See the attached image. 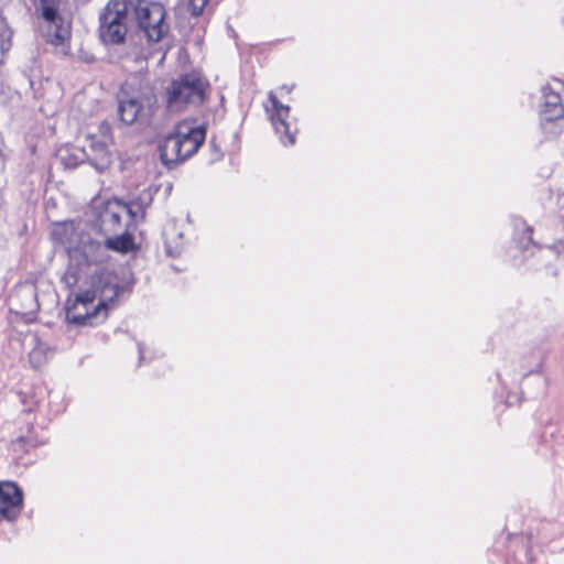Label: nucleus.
I'll return each mask as SVG.
<instances>
[{"mask_svg":"<svg viewBox=\"0 0 564 564\" xmlns=\"http://www.w3.org/2000/svg\"><path fill=\"white\" fill-rule=\"evenodd\" d=\"M143 110V105L138 97L128 96L126 93L118 95V116L124 124H133L138 121Z\"/></svg>","mask_w":564,"mask_h":564,"instance_id":"9b49d317","label":"nucleus"},{"mask_svg":"<svg viewBox=\"0 0 564 564\" xmlns=\"http://www.w3.org/2000/svg\"><path fill=\"white\" fill-rule=\"evenodd\" d=\"M42 17L48 23L46 36L47 42L58 46L69 37V29L64 24L63 19L58 14L59 0H33Z\"/></svg>","mask_w":564,"mask_h":564,"instance_id":"423d86ee","label":"nucleus"},{"mask_svg":"<svg viewBox=\"0 0 564 564\" xmlns=\"http://www.w3.org/2000/svg\"><path fill=\"white\" fill-rule=\"evenodd\" d=\"M112 235V237H107L105 240L106 249L120 253H127L133 249L134 239L128 229H123L122 231H118Z\"/></svg>","mask_w":564,"mask_h":564,"instance_id":"ddd939ff","label":"nucleus"},{"mask_svg":"<svg viewBox=\"0 0 564 564\" xmlns=\"http://www.w3.org/2000/svg\"><path fill=\"white\" fill-rule=\"evenodd\" d=\"M138 349H139V359L140 361L143 360L144 358V350H143V346L141 344L138 345Z\"/></svg>","mask_w":564,"mask_h":564,"instance_id":"5701e85b","label":"nucleus"},{"mask_svg":"<svg viewBox=\"0 0 564 564\" xmlns=\"http://www.w3.org/2000/svg\"><path fill=\"white\" fill-rule=\"evenodd\" d=\"M283 89H285V90H288V93H290L292 88H291V87L289 88V87H286V86H283Z\"/></svg>","mask_w":564,"mask_h":564,"instance_id":"bb28decb","label":"nucleus"},{"mask_svg":"<svg viewBox=\"0 0 564 564\" xmlns=\"http://www.w3.org/2000/svg\"><path fill=\"white\" fill-rule=\"evenodd\" d=\"M164 236H165V246H166L167 251L170 252L171 248H172V243L174 241L173 232H171L170 230H165Z\"/></svg>","mask_w":564,"mask_h":564,"instance_id":"4be33fe9","label":"nucleus"},{"mask_svg":"<svg viewBox=\"0 0 564 564\" xmlns=\"http://www.w3.org/2000/svg\"><path fill=\"white\" fill-rule=\"evenodd\" d=\"M89 248H91V249H93V248H96V249H98V250H101V249H102V247L100 246V243H91V245L89 246Z\"/></svg>","mask_w":564,"mask_h":564,"instance_id":"a878e982","label":"nucleus"},{"mask_svg":"<svg viewBox=\"0 0 564 564\" xmlns=\"http://www.w3.org/2000/svg\"><path fill=\"white\" fill-rule=\"evenodd\" d=\"M105 259L104 257H95L89 259L90 262H102Z\"/></svg>","mask_w":564,"mask_h":564,"instance_id":"393cba45","label":"nucleus"},{"mask_svg":"<svg viewBox=\"0 0 564 564\" xmlns=\"http://www.w3.org/2000/svg\"><path fill=\"white\" fill-rule=\"evenodd\" d=\"M66 321V329L70 332L73 328L80 326H96L93 322L94 319H65Z\"/></svg>","mask_w":564,"mask_h":564,"instance_id":"a211bd4d","label":"nucleus"},{"mask_svg":"<svg viewBox=\"0 0 564 564\" xmlns=\"http://www.w3.org/2000/svg\"><path fill=\"white\" fill-rule=\"evenodd\" d=\"M123 216L132 219L134 214L127 205L120 204L118 202L108 203L105 209L100 213L101 229L107 235L116 234L127 229V227L122 225Z\"/></svg>","mask_w":564,"mask_h":564,"instance_id":"1a4fd4ad","label":"nucleus"},{"mask_svg":"<svg viewBox=\"0 0 564 564\" xmlns=\"http://www.w3.org/2000/svg\"><path fill=\"white\" fill-rule=\"evenodd\" d=\"M96 299V291L94 290H86L79 294L76 295L75 304L80 303L83 305L91 304Z\"/></svg>","mask_w":564,"mask_h":564,"instance_id":"f3484780","label":"nucleus"},{"mask_svg":"<svg viewBox=\"0 0 564 564\" xmlns=\"http://www.w3.org/2000/svg\"><path fill=\"white\" fill-rule=\"evenodd\" d=\"M87 138H96L97 141H105V143L111 145L113 143L111 126L108 122L102 121L99 124L98 133L89 134Z\"/></svg>","mask_w":564,"mask_h":564,"instance_id":"dca6fc26","label":"nucleus"},{"mask_svg":"<svg viewBox=\"0 0 564 564\" xmlns=\"http://www.w3.org/2000/svg\"><path fill=\"white\" fill-rule=\"evenodd\" d=\"M105 308L107 311V305L102 302H100L96 307L95 310L89 313V312H86L85 314H80V315H77V317H86V318H89V317H95L96 315H98L101 310ZM73 317H76V315H74Z\"/></svg>","mask_w":564,"mask_h":564,"instance_id":"412c9836","label":"nucleus"},{"mask_svg":"<svg viewBox=\"0 0 564 564\" xmlns=\"http://www.w3.org/2000/svg\"><path fill=\"white\" fill-rule=\"evenodd\" d=\"M131 3L138 26L144 32L149 41L159 42L167 32L169 28L164 23L166 11L160 3L137 0Z\"/></svg>","mask_w":564,"mask_h":564,"instance_id":"20e7f679","label":"nucleus"},{"mask_svg":"<svg viewBox=\"0 0 564 564\" xmlns=\"http://www.w3.org/2000/svg\"><path fill=\"white\" fill-rule=\"evenodd\" d=\"M54 352L52 347L36 339L35 346L29 354L30 364L34 369H40L53 357Z\"/></svg>","mask_w":564,"mask_h":564,"instance_id":"4468645a","label":"nucleus"},{"mask_svg":"<svg viewBox=\"0 0 564 564\" xmlns=\"http://www.w3.org/2000/svg\"><path fill=\"white\" fill-rule=\"evenodd\" d=\"M85 62L87 63H93L95 61L94 56L93 55H88L86 54L85 56L82 57Z\"/></svg>","mask_w":564,"mask_h":564,"instance_id":"b1692460","label":"nucleus"},{"mask_svg":"<svg viewBox=\"0 0 564 564\" xmlns=\"http://www.w3.org/2000/svg\"><path fill=\"white\" fill-rule=\"evenodd\" d=\"M269 100L273 108V113L270 115V119L275 132L280 135L283 144L293 145L295 137L290 132L289 123L285 121L290 113V107L280 102L273 91L269 93Z\"/></svg>","mask_w":564,"mask_h":564,"instance_id":"9d476101","label":"nucleus"},{"mask_svg":"<svg viewBox=\"0 0 564 564\" xmlns=\"http://www.w3.org/2000/svg\"><path fill=\"white\" fill-rule=\"evenodd\" d=\"M24 322H33L34 319L33 318H30V319H23Z\"/></svg>","mask_w":564,"mask_h":564,"instance_id":"c85d7f7f","label":"nucleus"},{"mask_svg":"<svg viewBox=\"0 0 564 564\" xmlns=\"http://www.w3.org/2000/svg\"><path fill=\"white\" fill-rule=\"evenodd\" d=\"M131 3L128 0H110L100 14L99 35L106 44H121L128 32V12Z\"/></svg>","mask_w":564,"mask_h":564,"instance_id":"7ed1b4c3","label":"nucleus"},{"mask_svg":"<svg viewBox=\"0 0 564 564\" xmlns=\"http://www.w3.org/2000/svg\"><path fill=\"white\" fill-rule=\"evenodd\" d=\"M543 101L540 109L541 127L545 134L556 137L564 130V107L557 93L543 88Z\"/></svg>","mask_w":564,"mask_h":564,"instance_id":"39448f33","label":"nucleus"},{"mask_svg":"<svg viewBox=\"0 0 564 564\" xmlns=\"http://www.w3.org/2000/svg\"><path fill=\"white\" fill-rule=\"evenodd\" d=\"M188 2L192 14L198 17L203 13L208 0H188Z\"/></svg>","mask_w":564,"mask_h":564,"instance_id":"6ab92c4d","label":"nucleus"},{"mask_svg":"<svg viewBox=\"0 0 564 564\" xmlns=\"http://www.w3.org/2000/svg\"><path fill=\"white\" fill-rule=\"evenodd\" d=\"M208 83L196 73L185 74L175 79L166 89L167 107L181 111L186 105L198 106L204 101Z\"/></svg>","mask_w":564,"mask_h":564,"instance_id":"f03ea898","label":"nucleus"},{"mask_svg":"<svg viewBox=\"0 0 564 564\" xmlns=\"http://www.w3.org/2000/svg\"><path fill=\"white\" fill-rule=\"evenodd\" d=\"M12 31L8 25L6 18L0 15V48L7 52L11 47Z\"/></svg>","mask_w":564,"mask_h":564,"instance_id":"2eb2a0df","label":"nucleus"},{"mask_svg":"<svg viewBox=\"0 0 564 564\" xmlns=\"http://www.w3.org/2000/svg\"><path fill=\"white\" fill-rule=\"evenodd\" d=\"M283 89H285V90H288V93H290L292 88H291V87L289 88V87H286V86H283Z\"/></svg>","mask_w":564,"mask_h":564,"instance_id":"cd10ccee","label":"nucleus"},{"mask_svg":"<svg viewBox=\"0 0 564 564\" xmlns=\"http://www.w3.org/2000/svg\"><path fill=\"white\" fill-rule=\"evenodd\" d=\"M560 247H563L562 242H560L558 245L554 246L553 248H551V247H549V248H540L538 250V258L539 259H546V258H549L554 252L560 254V250H558Z\"/></svg>","mask_w":564,"mask_h":564,"instance_id":"aec40b11","label":"nucleus"},{"mask_svg":"<svg viewBox=\"0 0 564 564\" xmlns=\"http://www.w3.org/2000/svg\"><path fill=\"white\" fill-rule=\"evenodd\" d=\"M23 491L13 481L0 482V518L13 521L22 509Z\"/></svg>","mask_w":564,"mask_h":564,"instance_id":"0eeeda50","label":"nucleus"},{"mask_svg":"<svg viewBox=\"0 0 564 564\" xmlns=\"http://www.w3.org/2000/svg\"><path fill=\"white\" fill-rule=\"evenodd\" d=\"M205 138L204 128L180 122L160 141L159 152L162 163L170 169L183 163L198 151Z\"/></svg>","mask_w":564,"mask_h":564,"instance_id":"f257e3e1","label":"nucleus"},{"mask_svg":"<svg viewBox=\"0 0 564 564\" xmlns=\"http://www.w3.org/2000/svg\"><path fill=\"white\" fill-rule=\"evenodd\" d=\"M56 158L65 169H75L86 161L84 148L70 145L59 148L56 152Z\"/></svg>","mask_w":564,"mask_h":564,"instance_id":"f8f14e48","label":"nucleus"},{"mask_svg":"<svg viewBox=\"0 0 564 564\" xmlns=\"http://www.w3.org/2000/svg\"><path fill=\"white\" fill-rule=\"evenodd\" d=\"M109 147L110 144L97 141L96 138H87V145L84 147L85 160L100 174L105 173L113 161Z\"/></svg>","mask_w":564,"mask_h":564,"instance_id":"6e6552de","label":"nucleus"}]
</instances>
